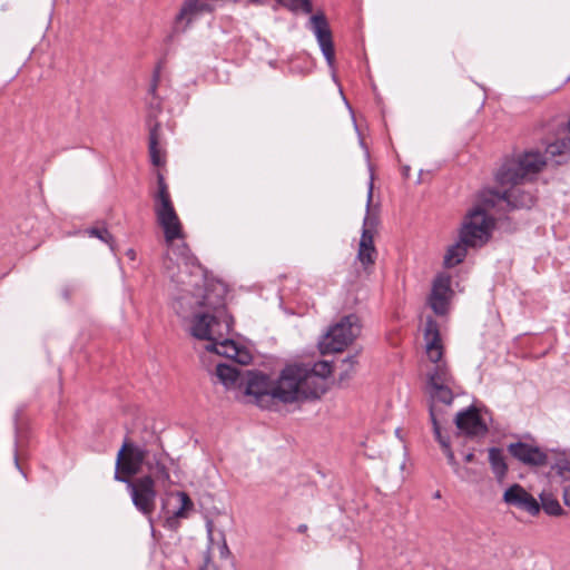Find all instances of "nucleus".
<instances>
[{
    "instance_id": "f257e3e1",
    "label": "nucleus",
    "mask_w": 570,
    "mask_h": 570,
    "mask_svg": "<svg viewBox=\"0 0 570 570\" xmlns=\"http://www.w3.org/2000/svg\"><path fill=\"white\" fill-rule=\"evenodd\" d=\"M220 293L213 296L214 289L206 287L204 294L198 297L194 294L186 293L178 297L173 307L176 313L181 317H187L184 311V304H189L193 307L205 308L206 311H194L191 313L190 335L202 341H217V334L220 332V323L217 316L212 315L209 312H217L225 306V291L222 285Z\"/></svg>"
},
{
    "instance_id": "f03ea898",
    "label": "nucleus",
    "mask_w": 570,
    "mask_h": 570,
    "mask_svg": "<svg viewBox=\"0 0 570 570\" xmlns=\"http://www.w3.org/2000/svg\"><path fill=\"white\" fill-rule=\"evenodd\" d=\"M570 153V137L557 139L547 145L544 154L540 151H525L518 160L503 164L497 173V180L501 185H517L529 174L539 173L548 160H554L557 165L564 163L563 157Z\"/></svg>"
},
{
    "instance_id": "7ed1b4c3",
    "label": "nucleus",
    "mask_w": 570,
    "mask_h": 570,
    "mask_svg": "<svg viewBox=\"0 0 570 570\" xmlns=\"http://www.w3.org/2000/svg\"><path fill=\"white\" fill-rule=\"evenodd\" d=\"M282 382L285 390H277L276 395L284 404L318 400L326 392V382L311 373L307 364L286 365L282 370Z\"/></svg>"
},
{
    "instance_id": "20e7f679",
    "label": "nucleus",
    "mask_w": 570,
    "mask_h": 570,
    "mask_svg": "<svg viewBox=\"0 0 570 570\" xmlns=\"http://www.w3.org/2000/svg\"><path fill=\"white\" fill-rule=\"evenodd\" d=\"M361 333L360 318L356 314L343 316L336 324L332 325L322 340L318 347L322 354L342 352Z\"/></svg>"
},
{
    "instance_id": "39448f33",
    "label": "nucleus",
    "mask_w": 570,
    "mask_h": 570,
    "mask_svg": "<svg viewBox=\"0 0 570 570\" xmlns=\"http://www.w3.org/2000/svg\"><path fill=\"white\" fill-rule=\"evenodd\" d=\"M494 220L482 207H475L466 216L460 230V239L470 247H481L491 237Z\"/></svg>"
},
{
    "instance_id": "423d86ee",
    "label": "nucleus",
    "mask_w": 570,
    "mask_h": 570,
    "mask_svg": "<svg viewBox=\"0 0 570 570\" xmlns=\"http://www.w3.org/2000/svg\"><path fill=\"white\" fill-rule=\"evenodd\" d=\"M130 494L134 507L151 522L156 510V482L151 475H142L124 481Z\"/></svg>"
},
{
    "instance_id": "0eeeda50",
    "label": "nucleus",
    "mask_w": 570,
    "mask_h": 570,
    "mask_svg": "<svg viewBox=\"0 0 570 570\" xmlns=\"http://www.w3.org/2000/svg\"><path fill=\"white\" fill-rule=\"evenodd\" d=\"M245 386V393L254 396L256 404L262 409L268 407L274 400L279 402L276 392L277 390H285V384L282 382V372L275 381L263 372H248Z\"/></svg>"
},
{
    "instance_id": "6e6552de",
    "label": "nucleus",
    "mask_w": 570,
    "mask_h": 570,
    "mask_svg": "<svg viewBox=\"0 0 570 570\" xmlns=\"http://www.w3.org/2000/svg\"><path fill=\"white\" fill-rule=\"evenodd\" d=\"M146 455L147 446L126 440L117 454L114 479L118 482L131 480L141 471Z\"/></svg>"
},
{
    "instance_id": "1a4fd4ad",
    "label": "nucleus",
    "mask_w": 570,
    "mask_h": 570,
    "mask_svg": "<svg viewBox=\"0 0 570 570\" xmlns=\"http://www.w3.org/2000/svg\"><path fill=\"white\" fill-rule=\"evenodd\" d=\"M482 204L492 208L505 204L509 210L514 209H530L535 204V197L531 191L524 190L522 187L517 185H511L509 189L504 191L499 190H487L482 194L481 197Z\"/></svg>"
},
{
    "instance_id": "9d476101",
    "label": "nucleus",
    "mask_w": 570,
    "mask_h": 570,
    "mask_svg": "<svg viewBox=\"0 0 570 570\" xmlns=\"http://www.w3.org/2000/svg\"><path fill=\"white\" fill-rule=\"evenodd\" d=\"M307 28L314 33L327 66L331 69H334L335 49L332 31L325 13L323 11H318L313 14L308 20Z\"/></svg>"
},
{
    "instance_id": "9b49d317",
    "label": "nucleus",
    "mask_w": 570,
    "mask_h": 570,
    "mask_svg": "<svg viewBox=\"0 0 570 570\" xmlns=\"http://www.w3.org/2000/svg\"><path fill=\"white\" fill-rule=\"evenodd\" d=\"M215 10L209 0H184L173 24V33H184L193 22L203 13H212Z\"/></svg>"
},
{
    "instance_id": "f8f14e48",
    "label": "nucleus",
    "mask_w": 570,
    "mask_h": 570,
    "mask_svg": "<svg viewBox=\"0 0 570 570\" xmlns=\"http://www.w3.org/2000/svg\"><path fill=\"white\" fill-rule=\"evenodd\" d=\"M508 452L528 466H544L548 464V454L541 448L527 443V442H514L508 445Z\"/></svg>"
},
{
    "instance_id": "ddd939ff",
    "label": "nucleus",
    "mask_w": 570,
    "mask_h": 570,
    "mask_svg": "<svg viewBox=\"0 0 570 570\" xmlns=\"http://www.w3.org/2000/svg\"><path fill=\"white\" fill-rule=\"evenodd\" d=\"M452 295L451 278L446 275H438L432 284L429 304L436 315L443 316L449 311Z\"/></svg>"
},
{
    "instance_id": "4468645a",
    "label": "nucleus",
    "mask_w": 570,
    "mask_h": 570,
    "mask_svg": "<svg viewBox=\"0 0 570 570\" xmlns=\"http://www.w3.org/2000/svg\"><path fill=\"white\" fill-rule=\"evenodd\" d=\"M503 501L530 515H537L540 512V503L537 499L518 483L510 485L504 491Z\"/></svg>"
},
{
    "instance_id": "2eb2a0df",
    "label": "nucleus",
    "mask_w": 570,
    "mask_h": 570,
    "mask_svg": "<svg viewBox=\"0 0 570 570\" xmlns=\"http://www.w3.org/2000/svg\"><path fill=\"white\" fill-rule=\"evenodd\" d=\"M429 413L433 426L434 436L439 444L441 445L443 453L448 459V463L451 465L454 474L458 475L460 479L464 480L470 470L468 468H462L456 461L454 452L451 448L450 438L448 435H443L441 432L440 420L438 419L435 406L432 405L431 407H429Z\"/></svg>"
},
{
    "instance_id": "dca6fc26",
    "label": "nucleus",
    "mask_w": 570,
    "mask_h": 570,
    "mask_svg": "<svg viewBox=\"0 0 570 570\" xmlns=\"http://www.w3.org/2000/svg\"><path fill=\"white\" fill-rule=\"evenodd\" d=\"M454 422L456 428L468 436H484L488 433V425L474 406L460 411Z\"/></svg>"
},
{
    "instance_id": "f3484780",
    "label": "nucleus",
    "mask_w": 570,
    "mask_h": 570,
    "mask_svg": "<svg viewBox=\"0 0 570 570\" xmlns=\"http://www.w3.org/2000/svg\"><path fill=\"white\" fill-rule=\"evenodd\" d=\"M165 460L166 453L160 444H157L156 449L147 448L146 461L142 465L148 471L146 475H151L155 482H169L170 473L166 466Z\"/></svg>"
},
{
    "instance_id": "a211bd4d",
    "label": "nucleus",
    "mask_w": 570,
    "mask_h": 570,
    "mask_svg": "<svg viewBox=\"0 0 570 570\" xmlns=\"http://www.w3.org/2000/svg\"><path fill=\"white\" fill-rule=\"evenodd\" d=\"M373 174L370 177L366 198V213L363 219L362 234L360 238L361 245L374 246V235L379 225V215L372 210L373 188H374Z\"/></svg>"
},
{
    "instance_id": "6ab92c4d",
    "label": "nucleus",
    "mask_w": 570,
    "mask_h": 570,
    "mask_svg": "<svg viewBox=\"0 0 570 570\" xmlns=\"http://www.w3.org/2000/svg\"><path fill=\"white\" fill-rule=\"evenodd\" d=\"M424 338L426 341V354L429 360L434 363V365L444 363L442 361L443 357V346L441 343V336L439 331V325L436 321L432 317H428L424 330Z\"/></svg>"
},
{
    "instance_id": "aec40b11",
    "label": "nucleus",
    "mask_w": 570,
    "mask_h": 570,
    "mask_svg": "<svg viewBox=\"0 0 570 570\" xmlns=\"http://www.w3.org/2000/svg\"><path fill=\"white\" fill-rule=\"evenodd\" d=\"M157 218V223L163 228L165 242L168 246L178 238H183V226L176 210L165 213Z\"/></svg>"
},
{
    "instance_id": "412c9836",
    "label": "nucleus",
    "mask_w": 570,
    "mask_h": 570,
    "mask_svg": "<svg viewBox=\"0 0 570 570\" xmlns=\"http://www.w3.org/2000/svg\"><path fill=\"white\" fill-rule=\"evenodd\" d=\"M453 386L454 384L428 385L429 394L432 399L430 407L432 405L435 406L438 419L440 420V425L445 420L443 419L442 410L435 405V402L442 403L444 405H451L454 400Z\"/></svg>"
},
{
    "instance_id": "4be33fe9",
    "label": "nucleus",
    "mask_w": 570,
    "mask_h": 570,
    "mask_svg": "<svg viewBox=\"0 0 570 570\" xmlns=\"http://www.w3.org/2000/svg\"><path fill=\"white\" fill-rule=\"evenodd\" d=\"M157 187L158 191L155 195V214L156 217L175 210L174 204L170 198L168 186L165 181V177L158 173L157 175Z\"/></svg>"
},
{
    "instance_id": "5701e85b",
    "label": "nucleus",
    "mask_w": 570,
    "mask_h": 570,
    "mask_svg": "<svg viewBox=\"0 0 570 570\" xmlns=\"http://www.w3.org/2000/svg\"><path fill=\"white\" fill-rule=\"evenodd\" d=\"M149 126V137H148V150L150 156V161L154 166H161L164 164V160L160 157V149H159V138H160V124L158 121H155L151 124V121H148Z\"/></svg>"
},
{
    "instance_id": "b1692460",
    "label": "nucleus",
    "mask_w": 570,
    "mask_h": 570,
    "mask_svg": "<svg viewBox=\"0 0 570 570\" xmlns=\"http://www.w3.org/2000/svg\"><path fill=\"white\" fill-rule=\"evenodd\" d=\"M489 463L497 481L502 482L508 473V464L503 451L499 448H490Z\"/></svg>"
},
{
    "instance_id": "393cba45",
    "label": "nucleus",
    "mask_w": 570,
    "mask_h": 570,
    "mask_svg": "<svg viewBox=\"0 0 570 570\" xmlns=\"http://www.w3.org/2000/svg\"><path fill=\"white\" fill-rule=\"evenodd\" d=\"M216 375L226 387L243 385L242 373L237 366L220 363L216 367Z\"/></svg>"
},
{
    "instance_id": "a878e982",
    "label": "nucleus",
    "mask_w": 570,
    "mask_h": 570,
    "mask_svg": "<svg viewBox=\"0 0 570 570\" xmlns=\"http://www.w3.org/2000/svg\"><path fill=\"white\" fill-rule=\"evenodd\" d=\"M207 351L215 352L226 357H235L237 354V345L233 340L225 337L223 332H219L217 334V341H213L207 346Z\"/></svg>"
},
{
    "instance_id": "bb28decb",
    "label": "nucleus",
    "mask_w": 570,
    "mask_h": 570,
    "mask_svg": "<svg viewBox=\"0 0 570 570\" xmlns=\"http://www.w3.org/2000/svg\"><path fill=\"white\" fill-rule=\"evenodd\" d=\"M469 247L470 246L462 243L461 239H459V242H456L455 244L451 245L444 255V266L446 268H452L462 263L466 257Z\"/></svg>"
},
{
    "instance_id": "cd10ccee",
    "label": "nucleus",
    "mask_w": 570,
    "mask_h": 570,
    "mask_svg": "<svg viewBox=\"0 0 570 570\" xmlns=\"http://www.w3.org/2000/svg\"><path fill=\"white\" fill-rule=\"evenodd\" d=\"M455 384V380L446 363L434 365L428 373V385Z\"/></svg>"
},
{
    "instance_id": "c85d7f7f",
    "label": "nucleus",
    "mask_w": 570,
    "mask_h": 570,
    "mask_svg": "<svg viewBox=\"0 0 570 570\" xmlns=\"http://www.w3.org/2000/svg\"><path fill=\"white\" fill-rule=\"evenodd\" d=\"M358 364L357 361V353L353 355H348L345 358H343L338 365V381L344 382L350 380L353 374L356 372V366Z\"/></svg>"
},
{
    "instance_id": "c756f323",
    "label": "nucleus",
    "mask_w": 570,
    "mask_h": 570,
    "mask_svg": "<svg viewBox=\"0 0 570 570\" xmlns=\"http://www.w3.org/2000/svg\"><path fill=\"white\" fill-rule=\"evenodd\" d=\"M541 505L543 511L549 515H561L563 513V509L561 508L559 501L550 493L542 492L540 494Z\"/></svg>"
},
{
    "instance_id": "7c9ffc66",
    "label": "nucleus",
    "mask_w": 570,
    "mask_h": 570,
    "mask_svg": "<svg viewBox=\"0 0 570 570\" xmlns=\"http://www.w3.org/2000/svg\"><path fill=\"white\" fill-rule=\"evenodd\" d=\"M377 257V250L375 246H367V245H361L358 244V250H357V261L361 263V265L364 267V269H367L368 266L374 265Z\"/></svg>"
},
{
    "instance_id": "2f4dec72",
    "label": "nucleus",
    "mask_w": 570,
    "mask_h": 570,
    "mask_svg": "<svg viewBox=\"0 0 570 570\" xmlns=\"http://www.w3.org/2000/svg\"><path fill=\"white\" fill-rule=\"evenodd\" d=\"M551 470L564 480L570 479V453H560L551 465Z\"/></svg>"
},
{
    "instance_id": "473e14b6",
    "label": "nucleus",
    "mask_w": 570,
    "mask_h": 570,
    "mask_svg": "<svg viewBox=\"0 0 570 570\" xmlns=\"http://www.w3.org/2000/svg\"><path fill=\"white\" fill-rule=\"evenodd\" d=\"M159 79H160V66H158L155 69L154 73H153L151 83L148 89V94L153 96V100L149 102V107L151 109H155L157 112H159L161 110V101L158 98V96L156 95Z\"/></svg>"
},
{
    "instance_id": "72a5a7b5",
    "label": "nucleus",
    "mask_w": 570,
    "mask_h": 570,
    "mask_svg": "<svg viewBox=\"0 0 570 570\" xmlns=\"http://www.w3.org/2000/svg\"><path fill=\"white\" fill-rule=\"evenodd\" d=\"M86 233L91 237L100 239L107 244L111 250H115V238L106 227H90Z\"/></svg>"
},
{
    "instance_id": "f704fd0d",
    "label": "nucleus",
    "mask_w": 570,
    "mask_h": 570,
    "mask_svg": "<svg viewBox=\"0 0 570 570\" xmlns=\"http://www.w3.org/2000/svg\"><path fill=\"white\" fill-rule=\"evenodd\" d=\"M23 413H24V406H19L16 410L14 416H13L14 433H16L13 461H14V465L17 466V469L26 476V474L23 473V471L20 466L19 456H18V436H19V432H20V420H21Z\"/></svg>"
},
{
    "instance_id": "c9c22d12",
    "label": "nucleus",
    "mask_w": 570,
    "mask_h": 570,
    "mask_svg": "<svg viewBox=\"0 0 570 570\" xmlns=\"http://www.w3.org/2000/svg\"><path fill=\"white\" fill-rule=\"evenodd\" d=\"M308 371H311V373H315V375L321 377L323 382H326V379L333 372V365L331 362L327 361H318L314 363L313 366L308 365Z\"/></svg>"
},
{
    "instance_id": "e433bc0d",
    "label": "nucleus",
    "mask_w": 570,
    "mask_h": 570,
    "mask_svg": "<svg viewBox=\"0 0 570 570\" xmlns=\"http://www.w3.org/2000/svg\"><path fill=\"white\" fill-rule=\"evenodd\" d=\"M179 518H187V511H185L180 507L174 511L173 515H170L166 519V524L170 529H176L179 525V522H178Z\"/></svg>"
},
{
    "instance_id": "4c0bfd02",
    "label": "nucleus",
    "mask_w": 570,
    "mask_h": 570,
    "mask_svg": "<svg viewBox=\"0 0 570 570\" xmlns=\"http://www.w3.org/2000/svg\"><path fill=\"white\" fill-rule=\"evenodd\" d=\"M175 497H177V498H178L179 503H180V505H179V507H180L181 509H184V510H185V511H187V512H188V511H190V510H193V508H194V502L191 501V499L189 498V495H188L186 492H184V491H177V492L175 493Z\"/></svg>"
},
{
    "instance_id": "58836bf2",
    "label": "nucleus",
    "mask_w": 570,
    "mask_h": 570,
    "mask_svg": "<svg viewBox=\"0 0 570 570\" xmlns=\"http://www.w3.org/2000/svg\"><path fill=\"white\" fill-rule=\"evenodd\" d=\"M176 250H177L178 255L181 256V258L186 262H188L189 259L193 258L191 254H190V249L186 243H181L180 245H178L176 247Z\"/></svg>"
},
{
    "instance_id": "ea45409f",
    "label": "nucleus",
    "mask_w": 570,
    "mask_h": 570,
    "mask_svg": "<svg viewBox=\"0 0 570 570\" xmlns=\"http://www.w3.org/2000/svg\"><path fill=\"white\" fill-rule=\"evenodd\" d=\"M563 501L567 507H570V487L564 489Z\"/></svg>"
},
{
    "instance_id": "a19ab883",
    "label": "nucleus",
    "mask_w": 570,
    "mask_h": 570,
    "mask_svg": "<svg viewBox=\"0 0 570 570\" xmlns=\"http://www.w3.org/2000/svg\"><path fill=\"white\" fill-rule=\"evenodd\" d=\"M232 324H233V317L229 316L228 320L225 321V328H226V334L229 333L230 328H232Z\"/></svg>"
},
{
    "instance_id": "79ce46f5",
    "label": "nucleus",
    "mask_w": 570,
    "mask_h": 570,
    "mask_svg": "<svg viewBox=\"0 0 570 570\" xmlns=\"http://www.w3.org/2000/svg\"><path fill=\"white\" fill-rule=\"evenodd\" d=\"M474 458H475L474 453H473V452H469V453H466V454L464 455V461H465L466 463H470V462H473Z\"/></svg>"
},
{
    "instance_id": "37998d69",
    "label": "nucleus",
    "mask_w": 570,
    "mask_h": 570,
    "mask_svg": "<svg viewBox=\"0 0 570 570\" xmlns=\"http://www.w3.org/2000/svg\"><path fill=\"white\" fill-rule=\"evenodd\" d=\"M126 256H127L129 259L134 261V259L136 258V252H135L134 249H131V248H130V249H128V250L126 252Z\"/></svg>"
},
{
    "instance_id": "c03bdc74",
    "label": "nucleus",
    "mask_w": 570,
    "mask_h": 570,
    "mask_svg": "<svg viewBox=\"0 0 570 570\" xmlns=\"http://www.w3.org/2000/svg\"><path fill=\"white\" fill-rule=\"evenodd\" d=\"M62 295L66 299H69L70 295H71V291L69 288H65L62 292Z\"/></svg>"
},
{
    "instance_id": "a18cd8bd",
    "label": "nucleus",
    "mask_w": 570,
    "mask_h": 570,
    "mask_svg": "<svg viewBox=\"0 0 570 570\" xmlns=\"http://www.w3.org/2000/svg\"><path fill=\"white\" fill-rule=\"evenodd\" d=\"M297 531L299 533H305L307 531V525L306 524H299L298 528H297Z\"/></svg>"
},
{
    "instance_id": "49530a36",
    "label": "nucleus",
    "mask_w": 570,
    "mask_h": 570,
    "mask_svg": "<svg viewBox=\"0 0 570 570\" xmlns=\"http://www.w3.org/2000/svg\"><path fill=\"white\" fill-rule=\"evenodd\" d=\"M252 3H255V4H262L263 1L262 0H249Z\"/></svg>"
},
{
    "instance_id": "de8ad7c7",
    "label": "nucleus",
    "mask_w": 570,
    "mask_h": 570,
    "mask_svg": "<svg viewBox=\"0 0 570 570\" xmlns=\"http://www.w3.org/2000/svg\"><path fill=\"white\" fill-rule=\"evenodd\" d=\"M207 527H208V532L212 533V522H208Z\"/></svg>"
},
{
    "instance_id": "09e8293b",
    "label": "nucleus",
    "mask_w": 570,
    "mask_h": 570,
    "mask_svg": "<svg viewBox=\"0 0 570 570\" xmlns=\"http://www.w3.org/2000/svg\"><path fill=\"white\" fill-rule=\"evenodd\" d=\"M223 549L226 550V552H229L228 547L226 544H224Z\"/></svg>"
},
{
    "instance_id": "8fccbe9b",
    "label": "nucleus",
    "mask_w": 570,
    "mask_h": 570,
    "mask_svg": "<svg viewBox=\"0 0 570 570\" xmlns=\"http://www.w3.org/2000/svg\"><path fill=\"white\" fill-rule=\"evenodd\" d=\"M568 131L570 134V120L568 121Z\"/></svg>"
},
{
    "instance_id": "3c124183",
    "label": "nucleus",
    "mask_w": 570,
    "mask_h": 570,
    "mask_svg": "<svg viewBox=\"0 0 570 570\" xmlns=\"http://www.w3.org/2000/svg\"><path fill=\"white\" fill-rule=\"evenodd\" d=\"M434 497L440 498V492L438 491Z\"/></svg>"
},
{
    "instance_id": "603ef678",
    "label": "nucleus",
    "mask_w": 570,
    "mask_h": 570,
    "mask_svg": "<svg viewBox=\"0 0 570 570\" xmlns=\"http://www.w3.org/2000/svg\"><path fill=\"white\" fill-rule=\"evenodd\" d=\"M570 81V76L566 79V82Z\"/></svg>"
}]
</instances>
